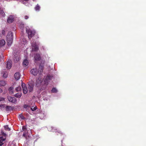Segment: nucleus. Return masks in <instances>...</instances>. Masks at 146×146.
I'll return each mask as SVG.
<instances>
[{
    "label": "nucleus",
    "instance_id": "9b49d317",
    "mask_svg": "<svg viewBox=\"0 0 146 146\" xmlns=\"http://www.w3.org/2000/svg\"><path fill=\"white\" fill-rule=\"evenodd\" d=\"M12 66V61L11 60H9L7 62L6 68L8 69H10Z\"/></svg>",
    "mask_w": 146,
    "mask_h": 146
},
{
    "label": "nucleus",
    "instance_id": "4be33fe9",
    "mask_svg": "<svg viewBox=\"0 0 146 146\" xmlns=\"http://www.w3.org/2000/svg\"><path fill=\"white\" fill-rule=\"evenodd\" d=\"M6 84V82L4 81L1 80L0 81V86H4Z\"/></svg>",
    "mask_w": 146,
    "mask_h": 146
},
{
    "label": "nucleus",
    "instance_id": "f8f14e48",
    "mask_svg": "<svg viewBox=\"0 0 146 146\" xmlns=\"http://www.w3.org/2000/svg\"><path fill=\"white\" fill-rule=\"evenodd\" d=\"M33 141L32 139L30 138V139L29 140V141H27V143L25 144V145L27 146L29 145V146H33Z\"/></svg>",
    "mask_w": 146,
    "mask_h": 146
},
{
    "label": "nucleus",
    "instance_id": "ea45409f",
    "mask_svg": "<svg viewBox=\"0 0 146 146\" xmlns=\"http://www.w3.org/2000/svg\"><path fill=\"white\" fill-rule=\"evenodd\" d=\"M24 40L25 41V42H26V40H25V39H24Z\"/></svg>",
    "mask_w": 146,
    "mask_h": 146
},
{
    "label": "nucleus",
    "instance_id": "2f4dec72",
    "mask_svg": "<svg viewBox=\"0 0 146 146\" xmlns=\"http://www.w3.org/2000/svg\"><path fill=\"white\" fill-rule=\"evenodd\" d=\"M19 27L21 29H23L24 27V25L22 23L20 24L19 25Z\"/></svg>",
    "mask_w": 146,
    "mask_h": 146
},
{
    "label": "nucleus",
    "instance_id": "6e6552de",
    "mask_svg": "<svg viewBox=\"0 0 146 146\" xmlns=\"http://www.w3.org/2000/svg\"><path fill=\"white\" fill-rule=\"evenodd\" d=\"M34 87V84L31 83L29 82L28 85V90L29 92H31L33 90V88Z\"/></svg>",
    "mask_w": 146,
    "mask_h": 146
},
{
    "label": "nucleus",
    "instance_id": "473e14b6",
    "mask_svg": "<svg viewBox=\"0 0 146 146\" xmlns=\"http://www.w3.org/2000/svg\"><path fill=\"white\" fill-rule=\"evenodd\" d=\"M37 109L36 106L34 107L33 108H31V109L32 111H34L35 110Z\"/></svg>",
    "mask_w": 146,
    "mask_h": 146
},
{
    "label": "nucleus",
    "instance_id": "4468645a",
    "mask_svg": "<svg viewBox=\"0 0 146 146\" xmlns=\"http://www.w3.org/2000/svg\"><path fill=\"white\" fill-rule=\"evenodd\" d=\"M34 58L35 60L38 61L40 60L41 58L40 55L38 53H37L34 56Z\"/></svg>",
    "mask_w": 146,
    "mask_h": 146
},
{
    "label": "nucleus",
    "instance_id": "20e7f679",
    "mask_svg": "<svg viewBox=\"0 0 146 146\" xmlns=\"http://www.w3.org/2000/svg\"><path fill=\"white\" fill-rule=\"evenodd\" d=\"M26 32L28 34V37L30 39L32 37L35 35V32L34 31H32L30 29H26Z\"/></svg>",
    "mask_w": 146,
    "mask_h": 146
},
{
    "label": "nucleus",
    "instance_id": "72a5a7b5",
    "mask_svg": "<svg viewBox=\"0 0 146 146\" xmlns=\"http://www.w3.org/2000/svg\"><path fill=\"white\" fill-rule=\"evenodd\" d=\"M7 77V74L6 73H4L3 74V77L4 78H6Z\"/></svg>",
    "mask_w": 146,
    "mask_h": 146
},
{
    "label": "nucleus",
    "instance_id": "c9c22d12",
    "mask_svg": "<svg viewBox=\"0 0 146 146\" xmlns=\"http://www.w3.org/2000/svg\"><path fill=\"white\" fill-rule=\"evenodd\" d=\"M23 107L24 108H27L28 107H29V106L27 105H24V106H23Z\"/></svg>",
    "mask_w": 146,
    "mask_h": 146
},
{
    "label": "nucleus",
    "instance_id": "f3484780",
    "mask_svg": "<svg viewBox=\"0 0 146 146\" xmlns=\"http://www.w3.org/2000/svg\"><path fill=\"white\" fill-rule=\"evenodd\" d=\"M20 74L19 72L15 73L14 74V77L16 80H18L20 78Z\"/></svg>",
    "mask_w": 146,
    "mask_h": 146
},
{
    "label": "nucleus",
    "instance_id": "6ab92c4d",
    "mask_svg": "<svg viewBox=\"0 0 146 146\" xmlns=\"http://www.w3.org/2000/svg\"><path fill=\"white\" fill-rule=\"evenodd\" d=\"M52 131L53 132H58V133H59L61 134H62V133L61 131H58L57 129H55L54 127L52 128Z\"/></svg>",
    "mask_w": 146,
    "mask_h": 146
},
{
    "label": "nucleus",
    "instance_id": "c756f323",
    "mask_svg": "<svg viewBox=\"0 0 146 146\" xmlns=\"http://www.w3.org/2000/svg\"><path fill=\"white\" fill-rule=\"evenodd\" d=\"M11 107L10 106H6V110L7 111H9L10 110Z\"/></svg>",
    "mask_w": 146,
    "mask_h": 146
},
{
    "label": "nucleus",
    "instance_id": "a211bd4d",
    "mask_svg": "<svg viewBox=\"0 0 146 146\" xmlns=\"http://www.w3.org/2000/svg\"><path fill=\"white\" fill-rule=\"evenodd\" d=\"M5 44V41L3 39L0 40V47L4 46Z\"/></svg>",
    "mask_w": 146,
    "mask_h": 146
},
{
    "label": "nucleus",
    "instance_id": "9d476101",
    "mask_svg": "<svg viewBox=\"0 0 146 146\" xmlns=\"http://www.w3.org/2000/svg\"><path fill=\"white\" fill-rule=\"evenodd\" d=\"M44 68V66L43 64H41L40 65L38 68V72L40 74H42L43 72Z\"/></svg>",
    "mask_w": 146,
    "mask_h": 146
},
{
    "label": "nucleus",
    "instance_id": "2eb2a0df",
    "mask_svg": "<svg viewBox=\"0 0 146 146\" xmlns=\"http://www.w3.org/2000/svg\"><path fill=\"white\" fill-rule=\"evenodd\" d=\"M14 21V18L13 17L12 15H10L8 17L7 20V22L9 23H12Z\"/></svg>",
    "mask_w": 146,
    "mask_h": 146
},
{
    "label": "nucleus",
    "instance_id": "7c9ffc66",
    "mask_svg": "<svg viewBox=\"0 0 146 146\" xmlns=\"http://www.w3.org/2000/svg\"><path fill=\"white\" fill-rule=\"evenodd\" d=\"M5 100V98L3 97L0 98V103H1L2 102Z\"/></svg>",
    "mask_w": 146,
    "mask_h": 146
},
{
    "label": "nucleus",
    "instance_id": "bb28decb",
    "mask_svg": "<svg viewBox=\"0 0 146 146\" xmlns=\"http://www.w3.org/2000/svg\"><path fill=\"white\" fill-rule=\"evenodd\" d=\"M27 132H26V131H25L23 133V136L24 137H25L26 139L27 140Z\"/></svg>",
    "mask_w": 146,
    "mask_h": 146
},
{
    "label": "nucleus",
    "instance_id": "0eeeda50",
    "mask_svg": "<svg viewBox=\"0 0 146 146\" xmlns=\"http://www.w3.org/2000/svg\"><path fill=\"white\" fill-rule=\"evenodd\" d=\"M7 99L10 102L12 103L16 104L17 103L16 99L14 97L8 96Z\"/></svg>",
    "mask_w": 146,
    "mask_h": 146
},
{
    "label": "nucleus",
    "instance_id": "dca6fc26",
    "mask_svg": "<svg viewBox=\"0 0 146 146\" xmlns=\"http://www.w3.org/2000/svg\"><path fill=\"white\" fill-rule=\"evenodd\" d=\"M41 79L40 78H39L37 80H36V86L38 87L41 86Z\"/></svg>",
    "mask_w": 146,
    "mask_h": 146
},
{
    "label": "nucleus",
    "instance_id": "5701e85b",
    "mask_svg": "<svg viewBox=\"0 0 146 146\" xmlns=\"http://www.w3.org/2000/svg\"><path fill=\"white\" fill-rule=\"evenodd\" d=\"M40 7L38 5V4H37V5H36V6L35 7V9L36 11H38L40 10Z\"/></svg>",
    "mask_w": 146,
    "mask_h": 146
},
{
    "label": "nucleus",
    "instance_id": "aec40b11",
    "mask_svg": "<svg viewBox=\"0 0 146 146\" xmlns=\"http://www.w3.org/2000/svg\"><path fill=\"white\" fill-rule=\"evenodd\" d=\"M28 62L27 59H25L23 61V66L26 67L28 64Z\"/></svg>",
    "mask_w": 146,
    "mask_h": 146
},
{
    "label": "nucleus",
    "instance_id": "a878e982",
    "mask_svg": "<svg viewBox=\"0 0 146 146\" xmlns=\"http://www.w3.org/2000/svg\"><path fill=\"white\" fill-rule=\"evenodd\" d=\"M13 88L12 87H11L9 88V90L10 92V93H13Z\"/></svg>",
    "mask_w": 146,
    "mask_h": 146
},
{
    "label": "nucleus",
    "instance_id": "e433bc0d",
    "mask_svg": "<svg viewBox=\"0 0 146 146\" xmlns=\"http://www.w3.org/2000/svg\"><path fill=\"white\" fill-rule=\"evenodd\" d=\"M29 17L28 16L26 15L25 16V19H27L29 18Z\"/></svg>",
    "mask_w": 146,
    "mask_h": 146
},
{
    "label": "nucleus",
    "instance_id": "412c9836",
    "mask_svg": "<svg viewBox=\"0 0 146 146\" xmlns=\"http://www.w3.org/2000/svg\"><path fill=\"white\" fill-rule=\"evenodd\" d=\"M14 96L17 98H20L22 96V93L21 92L17 93L14 95Z\"/></svg>",
    "mask_w": 146,
    "mask_h": 146
},
{
    "label": "nucleus",
    "instance_id": "f03ea898",
    "mask_svg": "<svg viewBox=\"0 0 146 146\" xmlns=\"http://www.w3.org/2000/svg\"><path fill=\"white\" fill-rule=\"evenodd\" d=\"M3 137L0 136V146H2L3 144V142H4L6 139L7 135L3 131H1Z\"/></svg>",
    "mask_w": 146,
    "mask_h": 146
},
{
    "label": "nucleus",
    "instance_id": "4c0bfd02",
    "mask_svg": "<svg viewBox=\"0 0 146 146\" xmlns=\"http://www.w3.org/2000/svg\"><path fill=\"white\" fill-rule=\"evenodd\" d=\"M2 92L3 91L2 90L1 88H0V93Z\"/></svg>",
    "mask_w": 146,
    "mask_h": 146
},
{
    "label": "nucleus",
    "instance_id": "58836bf2",
    "mask_svg": "<svg viewBox=\"0 0 146 146\" xmlns=\"http://www.w3.org/2000/svg\"><path fill=\"white\" fill-rule=\"evenodd\" d=\"M4 105H0V107H1V106H3Z\"/></svg>",
    "mask_w": 146,
    "mask_h": 146
},
{
    "label": "nucleus",
    "instance_id": "423d86ee",
    "mask_svg": "<svg viewBox=\"0 0 146 146\" xmlns=\"http://www.w3.org/2000/svg\"><path fill=\"white\" fill-rule=\"evenodd\" d=\"M31 44L32 50L33 51H37L38 50V48L36 45L35 42Z\"/></svg>",
    "mask_w": 146,
    "mask_h": 146
},
{
    "label": "nucleus",
    "instance_id": "1a4fd4ad",
    "mask_svg": "<svg viewBox=\"0 0 146 146\" xmlns=\"http://www.w3.org/2000/svg\"><path fill=\"white\" fill-rule=\"evenodd\" d=\"M21 86L22 87L23 93L24 94H27L28 92V90L25 84L24 83H22Z\"/></svg>",
    "mask_w": 146,
    "mask_h": 146
},
{
    "label": "nucleus",
    "instance_id": "f704fd0d",
    "mask_svg": "<svg viewBox=\"0 0 146 146\" xmlns=\"http://www.w3.org/2000/svg\"><path fill=\"white\" fill-rule=\"evenodd\" d=\"M22 129L23 131H26L25 130H26V128L25 127L23 126L22 127Z\"/></svg>",
    "mask_w": 146,
    "mask_h": 146
},
{
    "label": "nucleus",
    "instance_id": "cd10ccee",
    "mask_svg": "<svg viewBox=\"0 0 146 146\" xmlns=\"http://www.w3.org/2000/svg\"><path fill=\"white\" fill-rule=\"evenodd\" d=\"M21 86H18L15 89V90L17 91V92L21 90Z\"/></svg>",
    "mask_w": 146,
    "mask_h": 146
},
{
    "label": "nucleus",
    "instance_id": "ddd939ff",
    "mask_svg": "<svg viewBox=\"0 0 146 146\" xmlns=\"http://www.w3.org/2000/svg\"><path fill=\"white\" fill-rule=\"evenodd\" d=\"M31 73L35 76L36 75L38 74L37 69L35 68H33L31 70Z\"/></svg>",
    "mask_w": 146,
    "mask_h": 146
},
{
    "label": "nucleus",
    "instance_id": "b1692460",
    "mask_svg": "<svg viewBox=\"0 0 146 146\" xmlns=\"http://www.w3.org/2000/svg\"><path fill=\"white\" fill-rule=\"evenodd\" d=\"M4 128L6 130L10 131L11 130L10 128L8 127V125L5 126Z\"/></svg>",
    "mask_w": 146,
    "mask_h": 146
},
{
    "label": "nucleus",
    "instance_id": "39448f33",
    "mask_svg": "<svg viewBox=\"0 0 146 146\" xmlns=\"http://www.w3.org/2000/svg\"><path fill=\"white\" fill-rule=\"evenodd\" d=\"M53 77V76L52 75H48L45 78L44 80V82L45 84L47 85L48 81L51 80Z\"/></svg>",
    "mask_w": 146,
    "mask_h": 146
},
{
    "label": "nucleus",
    "instance_id": "f257e3e1",
    "mask_svg": "<svg viewBox=\"0 0 146 146\" xmlns=\"http://www.w3.org/2000/svg\"><path fill=\"white\" fill-rule=\"evenodd\" d=\"M13 40V34L12 32H9L7 36V44L9 46H10L12 44Z\"/></svg>",
    "mask_w": 146,
    "mask_h": 146
},
{
    "label": "nucleus",
    "instance_id": "c85d7f7f",
    "mask_svg": "<svg viewBox=\"0 0 146 146\" xmlns=\"http://www.w3.org/2000/svg\"><path fill=\"white\" fill-rule=\"evenodd\" d=\"M19 117L22 119H25V118L23 115L21 114L19 115Z\"/></svg>",
    "mask_w": 146,
    "mask_h": 146
},
{
    "label": "nucleus",
    "instance_id": "393cba45",
    "mask_svg": "<svg viewBox=\"0 0 146 146\" xmlns=\"http://www.w3.org/2000/svg\"><path fill=\"white\" fill-rule=\"evenodd\" d=\"M51 92L52 93H56L57 92V89L55 88H53L51 90Z\"/></svg>",
    "mask_w": 146,
    "mask_h": 146
},
{
    "label": "nucleus",
    "instance_id": "7ed1b4c3",
    "mask_svg": "<svg viewBox=\"0 0 146 146\" xmlns=\"http://www.w3.org/2000/svg\"><path fill=\"white\" fill-rule=\"evenodd\" d=\"M20 58L19 53L18 52L15 51L14 53L13 60L14 62H17L19 60Z\"/></svg>",
    "mask_w": 146,
    "mask_h": 146
}]
</instances>
